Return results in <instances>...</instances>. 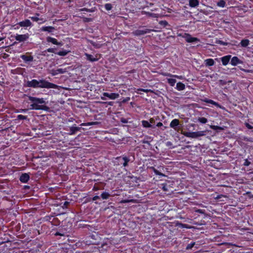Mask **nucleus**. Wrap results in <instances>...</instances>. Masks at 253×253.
<instances>
[{
	"label": "nucleus",
	"instance_id": "61",
	"mask_svg": "<svg viewBox=\"0 0 253 253\" xmlns=\"http://www.w3.org/2000/svg\"><path fill=\"white\" fill-rule=\"evenodd\" d=\"M25 188L29 189H30V186H25Z\"/></svg>",
	"mask_w": 253,
	"mask_h": 253
},
{
	"label": "nucleus",
	"instance_id": "49",
	"mask_svg": "<svg viewBox=\"0 0 253 253\" xmlns=\"http://www.w3.org/2000/svg\"><path fill=\"white\" fill-rule=\"evenodd\" d=\"M121 121L123 123H127L128 122L127 120L124 118L121 119Z\"/></svg>",
	"mask_w": 253,
	"mask_h": 253
},
{
	"label": "nucleus",
	"instance_id": "12",
	"mask_svg": "<svg viewBox=\"0 0 253 253\" xmlns=\"http://www.w3.org/2000/svg\"><path fill=\"white\" fill-rule=\"evenodd\" d=\"M81 129L84 130V128L73 126L70 128V135H73L75 134L77 131H80Z\"/></svg>",
	"mask_w": 253,
	"mask_h": 253
},
{
	"label": "nucleus",
	"instance_id": "25",
	"mask_svg": "<svg viewBox=\"0 0 253 253\" xmlns=\"http://www.w3.org/2000/svg\"><path fill=\"white\" fill-rule=\"evenodd\" d=\"M142 124L143 126L145 127L155 128V126H154L150 124V123H149L147 121H142Z\"/></svg>",
	"mask_w": 253,
	"mask_h": 253
},
{
	"label": "nucleus",
	"instance_id": "20",
	"mask_svg": "<svg viewBox=\"0 0 253 253\" xmlns=\"http://www.w3.org/2000/svg\"><path fill=\"white\" fill-rule=\"evenodd\" d=\"M199 4L198 0H189V5L191 7H196Z\"/></svg>",
	"mask_w": 253,
	"mask_h": 253
},
{
	"label": "nucleus",
	"instance_id": "59",
	"mask_svg": "<svg viewBox=\"0 0 253 253\" xmlns=\"http://www.w3.org/2000/svg\"><path fill=\"white\" fill-rule=\"evenodd\" d=\"M219 43H220V44H222V45H226V43H225L224 42H222V41H219Z\"/></svg>",
	"mask_w": 253,
	"mask_h": 253
},
{
	"label": "nucleus",
	"instance_id": "60",
	"mask_svg": "<svg viewBox=\"0 0 253 253\" xmlns=\"http://www.w3.org/2000/svg\"><path fill=\"white\" fill-rule=\"evenodd\" d=\"M161 23H164V24L165 25H168V22H167V21H162V22H161Z\"/></svg>",
	"mask_w": 253,
	"mask_h": 253
},
{
	"label": "nucleus",
	"instance_id": "31",
	"mask_svg": "<svg viewBox=\"0 0 253 253\" xmlns=\"http://www.w3.org/2000/svg\"><path fill=\"white\" fill-rule=\"evenodd\" d=\"M111 196V195L107 192H103L101 195V197L103 199H107Z\"/></svg>",
	"mask_w": 253,
	"mask_h": 253
},
{
	"label": "nucleus",
	"instance_id": "19",
	"mask_svg": "<svg viewBox=\"0 0 253 253\" xmlns=\"http://www.w3.org/2000/svg\"><path fill=\"white\" fill-rule=\"evenodd\" d=\"M51 219L50 221V222L51 224L54 226H58L60 224V221L57 217H50L49 218V221Z\"/></svg>",
	"mask_w": 253,
	"mask_h": 253
},
{
	"label": "nucleus",
	"instance_id": "26",
	"mask_svg": "<svg viewBox=\"0 0 253 253\" xmlns=\"http://www.w3.org/2000/svg\"><path fill=\"white\" fill-rule=\"evenodd\" d=\"M206 102L208 103L211 104L212 105H215L217 108H221V106L219 104H218L217 103L214 102V101H213L212 100L207 99L206 101Z\"/></svg>",
	"mask_w": 253,
	"mask_h": 253
},
{
	"label": "nucleus",
	"instance_id": "14",
	"mask_svg": "<svg viewBox=\"0 0 253 253\" xmlns=\"http://www.w3.org/2000/svg\"><path fill=\"white\" fill-rule=\"evenodd\" d=\"M20 57L26 63L32 62L33 61L34 59L33 57L31 55L28 56L27 55H21L20 56Z\"/></svg>",
	"mask_w": 253,
	"mask_h": 253
},
{
	"label": "nucleus",
	"instance_id": "18",
	"mask_svg": "<svg viewBox=\"0 0 253 253\" xmlns=\"http://www.w3.org/2000/svg\"><path fill=\"white\" fill-rule=\"evenodd\" d=\"M31 24H32V23H31V21L28 19H26L24 21L20 22L19 23V25L21 27H29L31 25Z\"/></svg>",
	"mask_w": 253,
	"mask_h": 253
},
{
	"label": "nucleus",
	"instance_id": "40",
	"mask_svg": "<svg viewBox=\"0 0 253 253\" xmlns=\"http://www.w3.org/2000/svg\"><path fill=\"white\" fill-rule=\"evenodd\" d=\"M195 245V243H191V244H189L187 245V247H186V249L187 250H190V249H191Z\"/></svg>",
	"mask_w": 253,
	"mask_h": 253
},
{
	"label": "nucleus",
	"instance_id": "1",
	"mask_svg": "<svg viewBox=\"0 0 253 253\" xmlns=\"http://www.w3.org/2000/svg\"><path fill=\"white\" fill-rule=\"evenodd\" d=\"M27 85L30 87L33 88H58V86L53 83H49L47 81L42 79L37 80L33 79L30 81H28Z\"/></svg>",
	"mask_w": 253,
	"mask_h": 253
},
{
	"label": "nucleus",
	"instance_id": "6",
	"mask_svg": "<svg viewBox=\"0 0 253 253\" xmlns=\"http://www.w3.org/2000/svg\"><path fill=\"white\" fill-rule=\"evenodd\" d=\"M29 38V35L28 34L24 35L16 34L15 36V39L17 41L19 42H22L27 41Z\"/></svg>",
	"mask_w": 253,
	"mask_h": 253
},
{
	"label": "nucleus",
	"instance_id": "2",
	"mask_svg": "<svg viewBox=\"0 0 253 253\" xmlns=\"http://www.w3.org/2000/svg\"><path fill=\"white\" fill-rule=\"evenodd\" d=\"M29 100L30 101V108L31 109L43 111H48L49 109V108L47 106V102L45 99L43 98L29 96Z\"/></svg>",
	"mask_w": 253,
	"mask_h": 253
},
{
	"label": "nucleus",
	"instance_id": "7",
	"mask_svg": "<svg viewBox=\"0 0 253 253\" xmlns=\"http://www.w3.org/2000/svg\"><path fill=\"white\" fill-rule=\"evenodd\" d=\"M183 38L185 39L186 41L187 42H199V40L198 38H195V37H192L189 34L185 33L184 34V36H183Z\"/></svg>",
	"mask_w": 253,
	"mask_h": 253
},
{
	"label": "nucleus",
	"instance_id": "48",
	"mask_svg": "<svg viewBox=\"0 0 253 253\" xmlns=\"http://www.w3.org/2000/svg\"><path fill=\"white\" fill-rule=\"evenodd\" d=\"M251 164V162H249L247 159L245 160V162L244 163V166H248Z\"/></svg>",
	"mask_w": 253,
	"mask_h": 253
},
{
	"label": "nucleus",
	"instance_id": "57",
	"mask_svg": "<svg viewBox=\"0 0 253 253\" xmlns=\"http://www.w3.org/2000/svg\"><path fill=\"white\" fill-rule=\"evenodd\" d=\"M55 236H62L63 235V234L60 233L59 232H57L55 234Z\"/></svg>",
	"mask_w": 253,
	"mask_h": 253
},
{
	"label": "nucleus",
	"instance_id": "41",
	"mask_svg": "<svg viewBox=\"0 0 253 253\" xmlns=\"http://www.w3.org/2000/svg\"><path fill=\"white\" fill-rule=\"evenodd\" d=\"M50 73L52 76H55V75H58L57 71V69H56V70H54V69L51 70L50 71Z\"/></svg>",
	"mask_w": 253,
	"mask_h": 253
},
{
	"label": "nucleus",
	"instance_id": "5",
	"mask_svg": "<svg viewBox=\"0 0 253 253\" xmlns=\"http://www.w3.org/2000/svg\"><path fill=\"white\" fill-rule=\"evenodd\" d=\"M179 124V121L178 119H174L173 120L170 124V126L171 128H173L175 130L177 131L178 132L181 133V130L182 129L181 128L178 126Z\"/></svg>",
	"mask_w": 253,
	"mask_h": 253
},
{
	"label": "nucleus",
	"instance_id": "64",
	"mask_svg": "<svg viewBox=\"0 0 253 253\" xmlns=\"http://www.w3.org/2000/svg\"><path fill=\"white\" fill-rule=\"evenodd\" d=\"M242 115V113L240 112V114L238 115V116L240 117Z\"/></svg>",
	"mask_w": 253,
	"mask_h": 253
},
{
	"label": "nucleus",
	"instance_id": "28",
	"mask_svg": "<svg viewBox=\"0 0 253 253\" xmlns=\"http://www.w3.org/2000/svg\"><path fill=\"white\" fill-rule=\"evenodd\" d=\"M168 83L169 84V85L171 86H173L175 85V84L176 83V80L174 79H167Z\"/></svg>",
	"mask_w": 253,
	"mask_h": 253
},
{
	"label": "nucleus",
	"instance_id": "9",
	"mask_svg": "<svg viewBox=\"0 0 253 253\" xmlns=\"http://www.w3.org/2000/svg\"><path fill=\"white\" fill-rule=\"evenodd\" d=\"M105 184V183L102 182L96 183L94 185L93 190L96 191L100 189H104Z\"/></svg>",
	"mask_w": 253,
	"mask_h": 253
},
{
	"label": "nucleus",
	"instance_id": "3",
	"mask_svg": "<svg viewBox=\"0 0 253 253\" xmlns=\"http://www.w3.org/2000/svg\"><path fill=\"white\" fill-rule=\"evenodd\" d=\"M206 131H198L196 132H187L183 131V129L181 130V133L184 136L191 137L192 138H197L199 137L203 136L206 135Z\"/></svg>",
	"mask_w": 253,
	"mask_h": 253
},
{
	"label": "nucleus",
	"instance_id": "45",
	"mask_svg": "<svg viewBox=\"0 0 253 253\" xmlns=\"http://www.w3.org/2000/svg\"><path fill=\"white\" fill-rule=\"evenodd\" d=\"M173 78H177V79H178L180 80H182L184 78L182 76H178V75H173Z\"/></svg>",
	"mask_w": 253,
	"mask_h": 253
},
{
	"label": "nucleus",
	"instance_id": "32",
	"mask_svg": "<svg viewBox=\"0 0 253 253\" xmlns=\"http://www.w3.org/2000/svg\"><path fill=\"white\" fill-rule=\"evenodd\" d=\"M225 4V1L224 0H220L217 3V6L220 7H224Z\"/></svg>",
	"mask_w": 253,
	"mask_h": 253
},
{
	"label": "nucleus",
	"instance_id": "42",
	"mask_svg": "<svg viewBox=\"0 0 253 253\" xmlns=\"http://www.w3.org/2000/svg\"><path fill=\"white\" fill-rule=\"evenodd\" d=\"M17 118L19 120H24V119H27V117L25 116H23V115H18L17 116Z\"/></svg>",
	"mask_w": 253,
	"mask_h": 253
},
{
	"label": "nucleus",
	"instance_id": "8",
	"mask_svg": "<svg viewBox=\"0 0 253 253\" xmlns=\"http://www.w3.org/2000/svg\"><path fill=\"white\" fill-rule=\"evenodd\" d=\"M103 96L107 97L110 99H115L119 97V94L116 93L104 92L103 93Z\"/></svg>",
	"mask_w": 253,
	"mask_h": 253
},
{
	"label": "nucleus",
	"instance_id": "24",
	"mask_svg": "<svg viewBox=\"0 0 253 253\" xmlns=\"http://www.w3.org/2000/svg\"><path fill=\"white\" fill-rule=\"evenodd\" d=\"M250 41L248 39L242 40L240 42L241 46L246 47L249 45Z\"/></svg>",
	"mask_w": 253,
	"mask_h": 253
},
{
	"label": "nucleus",
	"instance_id": "53",
	"mask_svg": "<svg viewBox=\"0 0 253 253\" xmlns=\"http://www.w3.org/2000/svg\"><path fill=\"white\" fill-rule=\"evenodd\" d=\"M129 100H130V97H126V98H125L124 99H123L122 102H126L127 101H128Z\"/></svg>",
	"mask_w": 253,
	"mask_h": 253
},
{
	"label": "nucleus",
	"instance_id": "38",
	"mask_svg": "<svg viewBox=\"0 0 253 253\" xmlns=\"http://www.w3.org/2000/svg\"><path fill=\"white\" fill-rule=\"evenodd\" d=\"M198 120L200 122L203 123V124H205L206 123H207V119L205 118H204V117H202V118H199L198 119Z\"/></svg>",
	"mask_w": 253,
	"mask_h": 253
},
{
	"label": "nucleus",
	"instance_id": "39",
	"mask_svg": "<svg viewBox=\"0 0 253 253\" xmlns=\"http://www.w3.org/2000/svg\"><path fill=\"white\" fill-rule=\"evenodd\" d=\"M151 169H153V171L156 174L158 175H163V174L161 172L159 171L158 170H157L154 167H152Z\"/></svg>",
	"mask_w": 253,
	"mask_h": 253
},
{
	"label": "nucleus",
	"instance_id": "58",
	"mask_svg": "<svg viewBox=\"0 0 253 253\" xmlns=\"http://www.w3.org/2000/svg\"><path fill=\"white\" fill-rule=\"evenodd\" d=\"M163 126V124L161 122H159L157 124V126L158 127L161 126Z\"/></svg>",
	"mask_w": 253,
	"mask_h": 253
},
{
	"label": "nucleus",
	"instance_id": "52",
	"mask_svg": "<svg viewBox=\"0 0 253 253\" xmlns=\"http://www.w3.org/2000/svg\"><path fill=\"white\" fill-rule=\"evenodd\" d=\"M149 121H150V124H155V120L154 118H151L150 120H149Z\"/></svg>",
	"mask_w": 253,
	"mask_h": 253
},
{
	"label": "nucleus",
	"instance_id": "35",
	"mask_svg": "<svg viewBox=\"0 0 253 253\" xmlns=\"http://www.w3.org/2000/svg\"><path fill=\"white\" fill-rule=\"evenodd\" d=\"M57 71L58 74H63V73H65L67 71V70L66 69L59 68V69H57Z\"/></svg>",
	"mask_w": 253,
	"mask_h": 253
},
{
	"label": "nucleus",
	"instance_id": "13",
	"mask_svg": "<svg viewBox=\"0 0 253 253\" xmlns=\"http://www.w3.org/2000/svg\"><path fill=\"white\" fill-rule=\"evenodd\" d=\"M231 55H226L221 57L220 59L223 65H227L228 64L230 59H231Z\"/></svg>",
	"mask_w": 253,
	"mask_h": 253
},
{
	"label": "nucleus",
	"instance_id": "63",
	"mask_svg": "<svg viewBox=\"0 0 253 253\" xmlns=\"http://www.w3.org/2000/svg\"><path fill=\"white\" fill-rule=\"evenodd\" d=\"M163 190L164 191H166L167 190V189L166 188L165 186H164L163 188Z\"/></svg>",
	"mask_w": 253,
	"mask_h": 253
},
{
	"label": "nucleus",
	"instance_id": "16",
	"mask_svg": "<svg viewBox=\"0 0 253 253\" xmlns=\"http://www.w3.org/2000/svg\"><path fill=\"white\" fill-rule=\"evenodd\" d=\"M55 30V28L52 26H43L41 28V31L52 33Z\"/></svg>",
	"mask_w": 253,
	"mask_h": 253
},
{
	"label": "nucleus",
	"instance_id": "15",
	"mask_svg": "<svg viewBox=\"0 0 253 253\" xmlns=\"http://www.w3.org/2000/svg\"><path fill=\"white\" fill-rule=\"evenodd\" d=\"M242 62L237 57L234 56L231 60V64L232 66H236L238 64H241Z\"/></svg>",
	"mask_w": 253,
	"mask_h": 253
},
{
	"label": "nucleus",
	"instance_id": "30",
	"mask_svg": "<svg viewBox=\"0 0 253 253\" xmlns=\"http://www.w3.org/2000/svg\"><path fill=\"white\" fill-rule=\"evenodd\" d=\"M210 127L211 129L215 130H219V131H221V130H223L224 129L223 127L219 126H217L211 125V126Z\"/></svg>",
	"mask_w": 253,
	"mask_h": 253
},
{
	"label": "nucleus",
	"instance_id": "11",
	"mask_svg": "<svg viewBox=\"0 0 253 253\" xmlns=\"http://www.w3.org/2000/svg\"><path fill=\"white\" fill-rule=\"evenodd\" d=\"M30 179V176L28 173H22L20 176L19 180L23 183H27Z\"/></svg>",
	"mask_w": 253,
	"mask_h": 253
},
{
	"label": "nucleus",
	"instance_id": "33",
	"mask_svg": "<svg viewBox=\"0 0 253 253\" xmlns=\"http://www.w3.org/2000/svg\"><path fill=\"white\" fill-rule=\"evenodd\" d=\"M146 15L149 17H151L153 18H158L159 14L154 13H151L149 12H146Z\"/></svg>",
	"mask_w": 253,
	"mask_h": 253
},
{
	"label": "nucleus",
	"instance_id": "27",
	"mask_svg": "<svg viewBox=\"0 0 253 253\" xmlns=\"http://www.w3.org/2000/svg\"><path fill=\"white\" fill-rule=\"evenodd\" d=\"M139 91H142L143 92H145L146 93L148 92H153V91L151 89H143V88H138L135 91V92L137 93H140Z\"/></svg>",
	"mask_w": 253,
	"mask_h": 253
},
{
	"label": "nucleus",
	"instance_id": "50",
	"mask_svg": "<svg viewBox=\"0 0 253 253\" xmlns=\"http://www.w3.org/2000/svg\"><path fill=\"white\" fill-rule=\"evenodd\" d=\"M31 19L35 21H38V20H39V18L36 16L32 17Z\"/></svg>",
	"mask_w": 253,
	"mask_h": 253
},
{
	"label": "nucleus",
	"instance_id": "23",
	"mask_svg": "<svg viewBox=\"0 0 253 253\" xmlns=\"http://www.w3.org/2000/svg\"><path fill=\"white\" fill-rule=\"evenodd\" d=\"M85 55L88 60L91 62L96 61L98 60V58L94 57L92 55L85 53Z\"/></svg>",
	"mask_w": 253,
	"mask_h": 253
},
{
	"label": "nucleus",
	"instance_id": "51",
	"mask_svg": "<svg viewBox=\"0 0 253 253\" xmlns=\"http://www.w3.org/2000/svg\"><path fill=\"white\" fill-rule=\"evenodd\" d=\"M164 75L165 76H168V77H173V75H174L171 74L170 73H165Z\"/></svg>",
	"mask_w": 253,
	"mask_h": 253
},
{
	"label": "nucleus",
	"instance_id": "56",
	"mask_svg": "<svg viewBox=\"0 0 253 253\" xmlns=\"http://www.w3.org/2000/svg\"><path fill=\"white\" fill-rule=\"evenodd\" d=\"M179 225H180L181 226V227H184V228H188V225L187 224H183V223H180Z\"/></svg>",
	"mask_w": 253,
	"mask_h": 253
},
{
	"label": "nucleus",
	"instance_id": "43",
	"mask_svg": "<svg viewBox=\"0 0 253 253\" xmlns=\"http://www.w3.org/2000/svg\"><path fill=\"white\" fill-rule=\"evenodd\" d=\"M133 200H123L121 201V203H129V202H133Z\"/></svg>",
	"mask_w": 253,
	"mask_h": 253
},
{
	"label": "nucleus",
	"instance_id": "55",
	"mask_svg": "<svg viewBox=\"0 0 253 253\" xmlns=\"http://www.w3.org/2000/svg\"><path fill=\"white\" fill-rule=\"evenodd\" d=\"M99 199H100L99 196H94V197H93L92 198V200L93 201H95V200H97Z\"/></svg>",
	"mask_w": 253,
	"mask_h": 253
},
{
	"label": "nucleus",
	"instance_id": "37",
	"mask_svg": "<svg viewBox=\"0 0 253 253\" xmlns=\"http://www.w3.org/2000/svg\"><path fill=\"white\" fill-rule=\"evenodd\" d=\"M70 205V203L69 202L65 201L63 204V206H62V208L63 209H67L69 208Z\"/></svg>",
	"mask_w": 253,
	"mask_h": 253
},
{
	"label": "nucleus",
	"instance_id": "36",
	"mask_svg": "<svg viewBox=\"0 0 253 253\" xmlns=\"http://www.w3.org/2000/svg\"><path fill=\"white\" fill-rule=\"evenodd\" d=\"M105 8L107 10H110L112 8V4L110 3H106L105 4Z\"/></svg>",
	"mask_w": 253,
	"mask_h": 253
},
{
	"label": "nucleus",
	"instance_id": "10",
	"mask_svg": "<svg viewBox=\"0 0 253 253\" xmlns=\"http://www.w3.org/2000/svg\"><path fill=\"white\" fill-rule=\"evenodd\" d=\"M46 41H47V42H51L52 43H53L54 44H56V45H59V46L63 45V43L62 42H58L56 39L52 38V37H48L46 38Z\"/></svg>",
	"mask_w": 253,
	"mask_h": 253
},
{
	"label": "nucleus",
	"instance_id": "46",
	"mask_svg": "<svg viewBox=\"0 0 253 253\" xmlns=\"http://www.w3.org/2000/svg\"><path fill=\"white\" fill-rule=\"evenodd\" d=\"M196 212L199 213L204 214L205 213V210H201V209H198L196 210Z\"/></svg>",
	"mask_w": 253,
	"mask_h": 253
},
{
	"label": "nucleus",
	"instance_id": "47",
	"mask_svg": "<svg viewBox=\"0 0 253 253\" xmlns=\"http://www.w3.org/2000/svg\"><path fill=\"white\" fill-rule=\"evenodd\" d=\"M245 125H246V126L249 128V129H253V126H252L251 125H250L248 123H246L245 124Z\"/></svg>",
	"mask_w": 253,
	"mask_h": 253
},
{
	"label": "nucleus",
	"instance_id": "29",
	"mask_svg": "<svg viewBox=\"0 0 253 253\" xmlns=\"http://www.w3.org/2000/svg\"><path fill=\"white\" fill-rule=\"evenodd\" d=\"M68 52H69V51L63 50L62 51H60L58 52H56L55 54L59 56H65L68 54Z\"/></svg>",
	"mask_w": 253,
	"mask_h": 253
},
{
	"label": "nucleus",
	"instance_id": "54",
	"mask_svg": "<svg viewBox=\"0 0 253 253\" xmlns=\"http://www.w3.org/2000/svg\"><path fill=\"white\" fill-rule=\"evenodd\" d=\"M81 11H88V12H92V11L90 9H88L85 8L81 9Z\"/></svg>",
	"mask_w": 253,
	"mask_h": 253
},
{
	"label": "nucleus",
	"instance_id": "17",
	"mask_svg": "<svg viewBox=\"0 0 253 253\" xmlns=\"http://www.w3.org/2000/svg\"><path fill=\"white\" fill-rule=\"evenodd\" d=\"M123 160L124 161V163L123 164V166L126 167L128 166V163L129 162H132L134 161V156L133 155L132 156V159H130L128 157H127L126 156L123 157Z\"/></svg>",
	"mask_w": 253,
	"mask_h": 253
},
{
	"label": "nucleus",
	"instance_id": "4",
	"mask_svg": "<svg viewBox=\"0 0 253 253\" xmlns=\"http://www.w3.org/2000/svg\"><path fill=\"white\" fill-rule=\"evenodd\" d=\"M154 31V30L148 29L144 28L143 29H138L133 32V34L135 36H141L144 34L150 33L151 31Z\"/></svg>",
	"mask_w": 253,
	"mask_h": 253
},
{
	"label": "nucleus",
	"instance_id": "44",
	"mask_svg": "<svg viewBox=\"0 0 253 253\" xmlns=\"http://www.w3.org/2000/svg\"><path fill=\"white\" fill-rule=\"evenodd\" d=\"M46 51L48 52H51V53H56L54 52V48H49L47 49Z\"/></svg>",
	"mask_w": 253,
	"mask_h": 253
},
{
	"label": "nucleus",
	"instance_id": "34",
	"mask_svg": "<svg viewBox=\"0 0 253 253\" xmlns=\"http://www.w3.org/2000/svg\"><path fill=\"white\" fill-rule=\"evenodd\" d=\"M98 123L97 122H88L87 123H83L81 125L82 126H91V125H94L98 124Z\"/></svg>",
	"mask_w": 253,
	"mask_h": 253
},
{
	"label": "nucleus",
	"instance_id": "22",
	"mask_svg": "<svg viewBox=\"0 0 253 253\" xmlns=\"http://www.w3.org/2000/svg\"><path fill=\"white\" fill-rule=\"evenodd\" d=\"M205 63L207 66H211L214 64V61L213 59L211 58L207 59L205 60Z\"/></svg>",
	"mask_w": 253,
	"mask_h": 253
},
{
	"label": "nucleus",
	"instance_id": "62",
	"mask_svg": "<svg viewBox=\"0 0 253 253\" xmlns=\"http://www.w3.org/2000/svg\"><path fill=\"white\" fill-rule=\"evenodd\" d=\"M221 196H222V195L218 196L216 198V199H220Z\"/></svg>",
	"mask_w": 253,
	"mask_h": 253
},
{
	"label": "nucleus",
	"instance_id": "21",
	"mask_svg": "<svg viewBox=\"0 0 253 253\" xmlns=\"http://www.w3.org/2000/svg\"><path fill=\"white\" fill-rule=\"evenodd\" d=\"M185 87V84L181 82H178L176 84V89L179 91L184 90Z\"/></svg>",
	"mask_w": 253,
	"mask_h": 253
}]
</instances>
